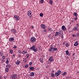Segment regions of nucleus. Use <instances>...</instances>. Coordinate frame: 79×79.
Segmentation results:
<instances>
[{
	"mask_svg": "<svg viewBox=\"0 0 79 79\" xmlns=\"http://www.w3.org/2000/svg\"><path fill=\"white\" fill-rule=\"evenodd\" d=\"M63 34V32L61 31L60 30L59 32H56L55 34V36H60L61 37V35Z\"/></svg>",
	"mask_w": 79,
	"mask_h": 79,
	"instance_id": "nucleus-1",
	"label": "nucleus"
},
{
	"mask_svg": "<svg viewBox=\"0 0 79 79\" xmlns=\"http://www.w3.org/2000/svg\"><path fill=\"white\" fill-rule=\"evenodd\" d=\"M30 49L32 50L34 52H37V48H35V45H34L30 48Z\"/></svg>",
	"mask_w": 79,
	"mask_h": 79,
	"instance_id": "nucleus-2",
	"label": "nucleus"
},
{
	"mask_svg": "<svg viewBox=\"0 0 79 79\" xmlns=\"http://www.w3.org/2000/svg\"><path fill=\"white\" fill-rule=\"evenodd\" d=\"M21 61V60H18L15 62V64H16V65H19Z\"/></svg>",
	"mask_w": 79,
	"mask_h": 79,
	"instance_id": "nucleus-3",
	"label": "nucleus"
},
{
	"mask_svg": "<svg viewBox=\"0 0 79 79\" xmlns=\"http://www.w3.org/2000/svg\"><path fill=\"white\" fill-rule=\"evenodd\" d=\"M31 40L30 41V42H35V38L34 37H31Z\"/></svg>",
	"mask_w": 79,
	"mask_h": 79,
	"instance_id": "nucleus-4",
	"label": "nucleus"
},
{
	"mask_svg": "<svg viewBox=\"0 0 79 79\" xmlns=\"http://www.w3.org/2000/svg\"><path fill=\"white\" fill-rule=\"evenodd\" d=\"M49 61L50 62H52L54 61V59L53 58V56H51L49 58Z\"/></svg>",
	"mask_w": 79,
	"mask_h": 79,
	"instance_id": "nucleus-5",
	"label": "nucleus"
},
{
	"mask_svg": "<svg viewBox=\"0 0 79 79\" xmlns=\"http://www.w3.org/2000/svg\"><path fill=\"white\" fill-rule=\"evenodd\" d=\"M27 15L29 17H31V11L29 10L27 12Z\"/></svg>",
	"mask_w": 79,
	"mask_h": 79,
	"instance_id": "nucleus-6",
	"label": "nucleus"
},
{
	"mask_svg": "<svg viewBox=\"0 0 79 79\" xmlns=\"http://www.w3.org/2000/svg\"><path fill=\"white\" fill-rule=\"evenodd\" d=\"M62 30H64L65 31H66L67 28L65 27L64 26H62Z\"/></svg>",
	"mask_w": 79,
	"mask_h": 79,
	"instance_id": "nucleus-7",
	"label": "nucleus"
},
{
	"mask_svg": "<svg viewBox=\"0 0 79 79\" xmlns=\"http://www.w3.org/2000/svg\"><path fill=\"white\" fill-rule=\"evenodd\" d=\"M27 52L26 51H23L22 52V54H23V55H26L27 54Z\"/></svg>",
	"mask_w": 79,
	"mask_h": 79,
	"instance_id": "nucleus-8",
	"label": "nucleus"
},
{
	"mask_svg": "<svg viewBox=\"0 0 79 79\" xmlns=\"http://www.w3.org/2000/svg\"><path fill=\"white\" fill-rule=\"evenodd\" d=\"M65 53L67 55H68L69 56H70V55H71L69 53V51L68 50L66 51Z\"/></svg>",
	"mask_w": 79,
	"mask_h": 79,
	"instance_id": "nucleus-9",
	"label": "nucleus"
},
{
	"mask_svg": "<svg viewBox=\"0 0 79 79\" xmlns=\"http://www.w3.org/2000/svg\"><path fill=\"white\" fill-rule=\"evenodd\" d=\"M41 26L42 28L43 29H45V25L44 24H42L41 25Z\"/></svg>",
	"mask_w": 79,
	"mask_h": 79,
	"instance_id": "nucleus-10",
	"label": "nucleus"
},
{
	"mask_svg": "<svg viewBox=\"0 0 79 79\" xmlns=\"http://www.w3.org/2000/svg\"><path fill=\"white\" fill-rule=\"evenodd\" d=\"M78 45V42L77 41H76L75 44H74V46H75V47H77V45Z\"/></svg>",
	"mask_w": 79,
	"mask_h": 79,
	"instance_id": "nucleus-11",
	"label": "nucleus"
},
{
	"mask_svg": "<svg viewBox=\"0 0 79 79\" xmlns=\"http://www.w3.org/2000/svg\"><path fill=\"white\" fill-rule=\"evenodd\" d=\"M39 61L41 63H43V62H44V60L42 58H40V59Z\"/></svg>",
	"mask_w": 79,
	"mask_h": 79,
	"instance_id": "nucleus-12",
	"label": "nucleus"
},
{
	"mask_svg": "<svg viewBox=\"0 0 79 79\" xmlns=\"http://www.w3.org/2000/svg\"><path fill=\"white\" fill-rule=\"evenodd\" d=\"M53 50L54 52L58 50V49L56 48H53Z\"/></svg>",
	"mask_w": 79,
	"mask_h": 79,
	"instance_id": "nucleus-13",
	"label": "nucleus"
},
{
	"mask_svg": "<svg viewBox=\"0 0 79 79\" xmlns=\"http://www.w3.org/2000/svg\"><path fill=\"white\" fill-rule=\"evenodd\" d=\"M60 75L58 73V72H56L55 73V76H56V77H58V76H59Z\"/></svg>",
	"mask_w": 79,
	"mask_h": 79,
	"instance_id": "nucleus-14",
	"label": "nucleus"
},
{
	"mask_svg": "<svg viewBox=\"0 0 79 79\" xmlns=\"http://www.w3.org/2000/svg\"><path fill=\"white\" fill-rule=\"evenodd\" d=\"M13 40H14V38H10L9 39V41L10 42H11Z\"/></svg>",
	"mask_w": 79,
	"mask_h": 79,
	"instance_id": "nucleus-15",
	"label": "nucleus"
},
{
	"mask_svg": "<svg viewBox=\"0 0 79 79\" xmlns=\"http://www.w3.org/2000/svg\"><path fill=\"white\" fill-rule=\"evenodd\" d=\"M11 31L13 33H15V32H16V30L14 29H12L11 30Z\"/></svg>",
	"mask_w": 79,
	"mask_h": 79,
	"instance_id": "nucleus-16",
	"label": "nucleus"
},
{
	"mask_svg": "<svg viewBox=\"0 0 79 79\" xmlns=\"http://www.w3.org/2000/svg\"><path fill=\"white\" fill-rule=\"evenodd\" d=\"M29 68H30L31 70V71H33V70H34L35 69V68L33 67H29Z\"/></svg>",
	"mask_w": 79,
	"mask_h": 79,
	"instance_id": "nucleus-17",
	"label": "nucleus"
},
{
	"mask_svg": "<svg viewBox=\"0 0 79 79\" xmlns=\"http://www.w3.org/2000/svg\"><path fill=\"white\" fill-rule=\"evenodd\" d=\"M49 2V4L50 5H52L53 4V1L52 0H50Z\"/></svg>",
	"mask_w": 79,
	"mask_h": 79,
	"instance_id": "nucleus-18",
	"label": "nucleus"
},
{
	"mask_svg": "<svg viewBox=\"0 0 79 79\" xmlns=\"http://www.w3.org/2000/svg\"><path fill=\"white\" fill-rule=\"evenodd\" d=\"M29 56H30V55L29 53H27L26 55V56H27V58H28L29 57Z\"/></svg>",
	"mask_w": 79,
	"mask_h": 79,
	"instance_id": "nucleus-19",
	"label": "nucleus"
},
{
	"mask_svg": "<svg viewBox=\"0 0 79 79\" xmlns=\"http://www.w3.org/2000/svg\"><path fill=\"white\" fill-rule=\"evenodd\" d=\"M8 71H9V69H8V68H6L5 69V71L6 72H8Z\"/></svg>",
	"mask_w": 79,
	"mask_h": 79,
	"instance_id": "nucleus-20",
	"label": "nucleus"
},
{
	"mask_svg": "<svg viewBox=\"0 0 79 79\" xmlns=\"http://www.w3.org/2000/svg\"><path fill=\"white\" fill-rule=\"evenodd\" d=\"M16 20H17V21H18V20H19V16H18L16 17V18L15 19Z\"/></svg>",
	"mask_w": 79,
	"mask_h": 79,
	"instance_id": "nucleus-21",
	"label": "nucleus"
},
{
	"mask_svg": "<svg viewBox=\"0 0 79 79\" xmlns=\"http://www.w3.org/2000/svg\"><path fill=\"white\" fill-rule=\"evenodd\" d=\"M52 49H53V47H51L50 49H49L48 50V51L49 52H52Z\"/></svg>",
	"mask_w": 79,
	"mask_h": 79,
	"instance_id": "nucleus-22",
	"label": "nucleus"
},
{
	"mask_svg": "<svg viewBox=\"0 0 79 79\" xmlns=\"http://www.w3.org/2000/svg\"><path fill=\"white\" fill-rule=\"evenodd\" d=\"M10 53L11 54H12L13 53V51L12 50H10Z\"/></svg>",
	"mask_w": 79,
	"mask_h": 79,
	"instance_id": "nucleus-23",
	"label": "nucleus"
},
{
	"mask_svg": "<svg viewBox=\"0 0 79 79\" xmlns=\"http://www.w3.org/2000/svg\"><path fill=\"white\" fill-rule=\"evenodd\" d=\"M12 76L13 77H15V78H17V77H16V74H14L12 75Z\"/></svg>",
	"mask_w": 79,
	"mask_h": 79,
	"instance_id": "nucleus-24",
	"label": "nucleus"
},
{
	"mask_svg": "<svg viewBox=\"0 0 79 79\" xmlns=\"http://www.w3.org/2000/svg\"><path fill=\"white\" fill-rule=\"evenodd\" d=\"M31 76H34V72H31Z\"/></svg>",
	"mask_w": 79,
	"mask_h": 79,
	"instance_id": "nucleus-25",
	"label": "nucleus"
},
{
	"mask_svg": "<svg viewBox=\"0 0 79 79\" xmlns=\"http://www.w3.org/2000/svg\"><path fill=\"white\" fill-rule=\"evenodd\" d=\"M73 15H74V16H75L76 17H77V14L76 12H74L73 13Z\"/></svg>",
	"mask_w": 79,
	"mask_h": 79,
	"instance_id": "nucleus-26",
	"label": "nucleus"
},
{
	"mask_svg": "<svg viewBox=\"0 0 79 79\" xmlns=\"http://www.w3.org/2000/svg\"><path fill=\"white\" fill-rule=\"evenodd\" d=\"M57 73L59 74V75L60 74H61V71L60 70H58L57 71Z\"/></svg>",
	"mask_w": 79,
	"mask_h": 79,
	"instance_id": "nucleus-27",
	"label": "nucleus"
},
{
	"mask_svg": "<svg viewBox=\"0 0 79 79\" xmlns=\"http://www.w3.org/2000/svg\"><path fill=\"white\" fill-rule=\"evenodd\" d=\"M40 16H41V17H43V16H44V14H43V13H41L40 14Z\"/></svg>",
	"mask_w": 79,
	"mask_h": 79,
	"instance_id": "nucleus-28",
	"label": "nucleus"
},
{
	"mask_svg": "<svg viewBox=\"0 0 79 79\" xmlns=\"http://www.w3.org/2000/svg\"><path fill=\"white\" fill-rule=\"evenodd\" d=\"M51 76L52 77H54L55 76V75L54 74V73H51Z\"/></svg>",
	"mask_w": 79,
	"mask_h": 79,
	"instance_id": "nucleus-29",
	"label": "nucleus"
},
{
	"mask_svg": "<svg viewBox=\"0 0 79 79\" xmlns=\"http://www.w3.org/2000/svg\"><path fill=\"white\" fill-rule=\"evenodd\" d=\"M73 31H76V30H77V27H74L73 28Z\"/></svg>",
	"mask_w": 79,
	"mask_h": 79,
	"instance_id": "nucleus-30",
	"label": "nucleus"
},
{
	"mask_svg": "<svg viewBox=\"0 0 79 79\" xmlns=\"http://www.w3.org/2000/svg\"><path fill=\"white\" fill-rule=\"evenodd\" d=\"M15 57V54H13L12 56V58H14Z\"/></svg>",
	"mask_w": 79,
	"mask_h": 79,
	"instance_id": "nucleus-31",
	"label": "nucleus"
},
{
	"mask_svg": "<svg viewBox=\"0 0 79 79\" xmlns=\"http://www.w3.org/2000/svg\"><path fill=\"white\" fill-rule=\"evenodd\" d=\"M6 64H8L9 63V60H7L6 62Z\"/></svg>",
	"mask_w": 79,
	"mask_h": 79,
	"instance_id": "nucleus-32",
	"label": "nucleus"
},
{
	"mask_svg": "<svg viewBox=\"0 0 79 79\" xmlns=\"http://www.w3.org/2000/svg\"><path fill=\"white\" fill-rule=\"evenodd\" d=\"M8 68H11V65H10V64H8Z\"/></svg>",
	"mask_w": 79,
	"mask_h": 79,
	"instance_id": "nucleus-33",
	"label": "nucleus"
},
{
	"mask_svg": "<svg viewBox=\"0 0 79 79\" xmlns=\"http://www.w3.org/2000/svg\"><path fill=\"white\" fill-rule=\"evenodd\" d=\"M76 27H79V23H77V24H76Z\"/></svg>",
	"mask_w": 79,
	"mask_h": 79,
	"instance_id": "nucleus-34",
	"label": "nucleus"
},
{
	"mask_svg": "<svg viewBox=\"0 0 79 79\" xmlns=\"http://www.w3.org/2000/svg\"><path fill=\"white\" fill-rule=\"evenodd\" d=\"M65 46L66 47H69V44H68V43H66L65 44Z\"/></svg>",
	"mask_w": 79,
	"mask_h": 79,
	"instance_id": "nucleus-35",
	"label": "nucleus"
},
{
	"mask_svg": "<svg viewBox=\"0 0 79 79\" xmlns=\"http://www.w3.org/2000/svg\"><path fill=\"white\" fill-rule=\"evenodd\" d=\"M5 56L4 55L2 56V60H5Z\"/></svg>",
	"mask_w": 79,
	"mask_h": 79,
	"instance_id": "nucleus-36",
	"label": "nucleus"
},
{
	"mask_svg": "<svg viewBox=\"0 0 79 79\" xmlns=\"http://www.w3.org/2000/svg\"><path fill=\"white\" fill-rule=\"evenodd\" d=\"M23 61L25 63H27V60H26L25 59H23Z\"/></svg>",
	"mask_w": 79,
	"mask_h": 79,
	"instance_id": "nucleus-37",
	"label": "nucleus"
},
{
	"mask_svg": "<svg viewBox=\"0 0 79 79\" xmlns=\"http://www.w3.org/2000/svg\"><path fill=\"white\" fill-rule=\"evenodd\" d=\"M60 37H61V38L62 39H63V38H64V37L63 36V35H62V34L61 35H60Z\"/></svg>",
	"mask_w": 79,
	"mask_h": 79,
	"instance_id": "nucleus-38",
	"label": "nucleus"
},
{
	"mask_svg": "<svg viewBox=\"0 0 79 79\" xmlns=\"http://www.w3.org/2000/svg\"><path fill=\"white\" fill-rule=\"evenodd\" d=\"M19 54L21 53V51L20 50H19L18 51Z\"/></svg>",
	"mask_w": 79,
	"mask_h": 79,
	"instance_id": "nucleus-39",
	"label": "nucleus"
},
{
	"mask_svg": "<svg viewBox=\"0 0 79 79\" xmlns=\"http://www.w3.org/2000/svg\"><path fill=\"white\" fill-rule=\"evenodd\" d=\"M65 74H66V72H64L62 74V76H64Z\"/></svg>",
	"mask_w": 79,
	"mask_h": 79,
	"instance_id": "nucleus-40",
	"label": "nucleus"
},
{
	"mask_svg": "<svg viewBox=\"0 0 79 79\" xmlns=\"http://www.w3.org/2000/svg\"><path fill=\"white\" fill-rule=\"evenodd\" d=\"M28 67V64H27L26 65L25 67V68H27V67Z\"/></svg>",
	"mask_w": 79,
	"mask_h": 79,
	"instance_id": "nucleus-41",
	"label": "nucleus"
},
{
	"mask_svg": "<svg viewBox=\"0 0 79 79\" xmlns=\"http://www.w3.org/2000/svg\"><path fill=\"white\" fill-rule=\"evenodd\" d=\"M44 3V0H41V3Z\"/></svg>",
	"mask_w": 79,
	"mask_h": 79,
	"instance_id": "nucleus-42",
	"label": "nucleus"
},
{
	"mask_svg": "<svg viewBox=\"0 0 79 79\" xmlns=\"http://www.w3.org/2000/svg\"><path fill=\"white\" fill-rule=\"evenodd\" d=\"M77 31H79V27H77Z\"/></svg>",
	"mask_w": 79,
	"mask_h": 79,
	"instance_id": "nucleus-43",
	"label": "nucleus"
},
{
	"mask_svg": "<svg viewBox=\"0 0 79 79\" xmlns=\"http://www.w3.org/2000/svg\"><path fill=\"white\" fill-rule=\"evenodd\" d=\"M77 37H79V33H78L77 35Z\"/></svg>",
	"mask_w": 79,
	"mask_h": 79,
	"instance_id": "nucleus-44",
	"label": "nucleus"
},
{
	"mask_svg": "<svg viewBox=\"0 0 79 79\" xmlns=\"http://www.w3.org/2000/svg\"><path fill=\"white\" fill-rule=\"evenodd\" d=\"M16 78V77H12V79H15Z\"/></svg>",
	"mask_w": 79,
	"mask_h": 79,
	"instance_id": "nucleus-45",
	"label": "nucleus"
},
{
	"mask_svg": "<svg viewBox=\"0 0 79 79\" xmlns=\"http://www.w3.org/2000/svg\"><path fill=\"white\" fill-rule=\"evenodd\" d=\"M49 30L50 31H53V30L51 29V28H50Z\"/></svg>",
	"mask_w": 79,
	"mask_h": 79,
	"instance_id": "nucleus-46",
	"label": "nucleus"
},
{
	"mask_svg": "<svg viewBox=\"0 0 79 79\" xmlns=\"http://www.w3.org/2000/svg\"><path fill=\"white\" fill-rule=\"evenodd\" d=\"M74 20H75V21H76V20H77V17H76L74 18Z\"/></svg>",
	"mask_w": 79,
	"mask_h": 79,
	"instance_id": "nucleus-47",
	"label": "nucleus"
},
{
	"mask_svg": "<svg viewBox=\"0 0 79 79\" xmlns=\"http://www.w3.org/2000/svg\"><path fill=\"white\" fill-rule=\"evenodd\" d=\"M65 44H66V42H64L63 43V45H65Z\"/></svg>",
	"mask_w": 79,
	"mask_h": 79,
	"instance_id": "nucleus-48",
	"label": "nucleus"
},
{
	"mask_svg": "<svg viewBox=\"0 0 79 79\" xmlns=\"http://www.w3.org/2000/svg\"><path fill=\"white\" fill-rule=\"evenodd\" d=\"M29 64H30V65H31V64H32V62H30L29 63Z\"/></svg>",
	"mask_w": 79,
	"mask_h": 79,
	"instance_id": "nucleus-49",
	"label": "nucleus"
},
{
	"mask_svg": "<svg viewBox=\"0 0 79 79\" xmlns=\"http://www.w3.org/2000/svg\"><path fill=\"white\" fill-rule=\"evenodd\" d=\"M17 17V16L16 15H15V16H14V18H15V19H16Z\"/></svg>",
	"mask_w": 79,
	"mask_h": 79,
	"instance_id": "nucleus-50",
	"label": "nucleus"
},
{
	"mask_svg": "<svg viewBox=\"0 0 79 79\" xmlns=\"http://www.w3.org/2000/svg\"><path fill=\"white\" fill-rule=\"evenodd\" d=\"M17 47H16V46H14V48H16Z\"/></svg>",
	"mask_w": 79,
	"mask_h": 79,
	"instance_id": "nucleus-51",
	"label": "nucleus"
},
{
	"mask_svg": "<svg viewBox=\"0 0 79 79\" xmlns=\"http://www.w3.org/2000/svg\"><path fill=\"white\" fill-rule=\"evenodd\" d=\"M48 37H51V35H49L48 36Z\"/></svg>",
	"mask_w": 79,
	"mask_h": 79,
	"instance_id": "nucleus-52",
	"label": "nucleus"
},
{
	"mask_svg": "<svg viewBox=\"0 0 79 79\" xmlns=\"http://www.w3.org/2000/svg\"><path fill=\"white\" fill-rule=\"evenodd\" d=\"M0 53L1 55V56H2V55H3V53L2 52H0Z\"/></svg>",
	"mask_w": 79,
	"mask_h": 79,
	"instance_id": "nucleus-53",
	"label": "nucleus"
},
{
	"mask_svg": "<svg viewBox=\"0 0 79 79\" xmlns=\"http://www.w3.org/2000/svg\"><path fill=\"white\" fill-rule=\"evenodd\" d=\"M72 35L73 37H75V36H76V35L74 34H73Z\"/></svg>",
	"mask_w": 79,
	"mask_h": 79,
	"instance_id": "nucleus-54",
	"label": "nucleus"
},
{
	"mask_svg": "<svg viewBox=\"0 0 79 79\" xmlns=\"http://www.w3.org/2000/svg\"><path fill=\"white\" fill-rule=\"evenodd\" d=\"M6 68H9L8 65V64L6 65Z\"/></svg>",
	"mask_w": 79,
	"mask_h": 79,
	"instance_id": "nucleus-55",
	"label": "nucleus"
},
{
	"mask_svg": "<svg viewBox=\"0 0 79 79\" xmlns=\"http://www.w3.org/2000/svg\"><path fill=\"white\" fill-rule=\"evenodd\" d=\"M2 79V76H0V79Z\"/></svg>",
	"mask_w": 79,
	"mask_h": 79,
	"instance_id": "nucleus-56",
	"label": "nucleus"
},
{
	"mask_svg": "<svg viewBox=\"0 0 79 79\" xmlns=\"http://www.w3.org/2000/svg\"><path fill=\"white\" fill-rule=\"evenodd\" d=\"M4 79H6V77H4Z\"/></svg>",
	"mask_w": 79,
	"mask_h": 79,
	"instance_id": "nucleus-57",
	"label": "nucleus"
},
{
	"mask_svg": "<svg viewBox=\"0 0 79 79\" xmlns=\"http://www.w3.org/2000/svg\"><path fill=\"white\" fill-rule=\"evenodd\" d=\"M19 57H20V58H21V55L20 54L19 55Z\"/></svg>",
	"mask_w": 79,
	"mask_h": 79,
	"instance_id": "nucleus-58",
	"label": "nucleus"
},
{
	"mask_svg": "<svg viewBox=\"0 0 79 79\" xmlns=\"http://www.w3.org/2000/svg\"><path fill=\"white\" fill-rule=\"evenodd\" d=\"M46 31H47V30H45L44 31V32H46Z\"/></svg>",
	"mask_w": 79,
	"mask_h": 79,
	"instance_id": "nucleus-59",
	"label": "nucleus"
},
{
	"mask_svg": "<svg viewBox=\"0 0 79 79\" xmlns=\"http://www.w3.org/2000/svg\"><path fill=\"white\" fill-rule=\"evenodd\" d=\"M42 57L43 58H45V55L43 56Z\"/></svg>",
	"mask_w": 79,
	"mask_h": 79,
	"instance_id": "nucleus-60",
	"label": "nucleus"
},
{
	"mask_svg": "<svg viewBox=\"0 0 79 79\" xmlns=\"http://www.w3.org/2000/svg\"><path fill=\"white\" fill-rule=\"evenodd\" d=\"M31 28H32V29H33V28H34V26H31Z\"/></svg>",
	"mask_w": 79,
	"mask_h": 79,
	"instance_id": "nucleus-61",
	"label": "nucleus"
},
{
	"mask_svg": "<svg viewBox=\"0 0 79 79\" xmlns=\"http://www.w3.org/2000/svg\"><path fill=\"white\" fill-rule=\"evenodd\" d=\"M51 39H53V37H51Z\"/></svg>",
	"mask_w": 79,
	"mask_h": 79,
	"instance_id": "nucleus-62",
	"label": "nucleus"
},
{
	"mask_svg": "<svg viewBox=\"0 0 79 79\" xmlns=\"http://www.w3.org/2000/svg\"><path fill=\"white\" fill-rule=\"evenodd\" d=\"M72 22H73V20H72Z\"/></svg>",
	"mask_w": 79,
	"mask_h": 79,
	"instance_id": "nucleus-63",
	"label": "nucleus"
}]
</instances>
